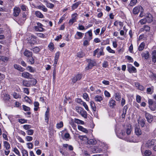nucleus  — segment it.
Masks as SVG:
<instances>
[{"label": "nucleus", "mask_w": 156, "mask_h": 156, "mask_svg": "<svg viewBox=\"0 0 156 156\" xmlns=\"http://www.w3.org/2000/svg\"><path fill=\"white\" fill-rule=\"evenodd\" d=\"M93 39L92 30H89L85 34L83 40V45L87 47L90 45V41Z\"/></svg>", "instance_id": "1"}, {"label": "nucleus", "mask_w": 156, "mask_h": 156, "mask_svg": "<svg viewBox=\"0 0 156 156\" xmlns=\"http://www.w3.org/2000/svg\"><path fill=\"white\" fill-rule=\"evenodd\" d=\"M83 77V74L81 73H78L75 75L72 79V82L74 84L77 81L80 80Z\"/></svg>", "instance_id": "2"}, {"label": "nucleus", "mask_w": 156, "mask_h": 156, "mask_svg": "<svg viewBox=\"0 0 156 156\" xmlns=\"http://www.w3.org/2000/svg\"><path fill=\"white\" fill-rule=\"evenodd\" d=\"M87 62L88 64L85 68L86 70L92 69V67L96 64V62L94 60H91V59H88Z\"/></svg>", "instance_id": "3"}, {"label": "nucleus", "mask_w": 156, "mask_h": 156, "mask_svg": "<svg viewBox=\"0 0 156 156\" xmlns=\"http://www.w3.org/2000/svg\"><path fill=\"white\" fill-rule=\"evenodd\" d=\"M149 107L150 109L152 111L155 110L156 109V101L154 102L153 100L149 99L148 100Z\"/></svg>", "instance_id": "4"}, {"label": "nucleus", "mask_w": 156, "mask_h": 156, "mask_svg": "<svg viewBox=\"0 0 156 156\" xmlns=\"http://www.w3.org/2000/svg\"><path fill=\"white\" fill-rule=\"evenodd\" d=\"M150 30L151 28L150 26L147 25L145 24L140 29L138 33H140L142 32H145L146 33H148L150 32Z\"/></svg>", "instance_id": "5"}, {"label": "nucleus", "mask_w": 156, "mask_h": 156, "mask_svg": "<svg viewBox=\"0 0 156 156\" xmlns=\"http://www.w3.org/2000/svg\"><path fill=\"white\" fill-rule=\"evenodd\" d=\"M141 10H144L143 7L140 5L135 7L133 9V13L135 15H138Z\"/></svg>", "instance_id": "6"}, {"label": "nucleus", "mask_w": 156, "mask_h": 156, "mask_svg": "<svg viewBox=\"0 0 156 156\" xmlns=\"http://www.w3.org/2000/svg\"><path fill=\"white\" fill-rule=\"evenodd\" d=\"M145 18L147 23H151L153 21V16L152 15L149 13H147L145 14Z\"/></svg>", "instance_id": "7"}, {"label": "nucleus", "mask_w": 156, "mask_h": 156, "mask_svg": "<svg viewBox=\"0 0 156 156\" xmlns=\"http://www.w3.org/2000/svg\"><path fill=\"white\" fill-rule=\"evenodd\" d=\"M76 0H75L74 1V2L75 3L73 4L71 6L72 11H74L77 9L81 4V1H79L78 2H76Z\"/></svg>", "instance_id": "8"}, {"label": "nucleus", "mask_w": 156, "mask_h": 156, "mask_svg": "<svg viewBox=\"0 0 156 156\" xmlns=\"http://www.w3.org/2000/svg\"><path fill=\"white\" fill-rule=\"evenodd\" d=\"M127 70L130 73H136L137 72L136 69L131 64H128L127 66Z\"/></svg>", "instance_id": "9"}, {"label": "nucleus", "mask_w": 156, "mask_h": 156, "mask_svg": "<svg viewBox=\"0 0 156 156\" xmlns=\"http://www.w3.org/2000/svg\"><path fill=\"white\" fill-rule=\"evenodd\" d=\"M145 114V117L147 122L150 123L153 120V116L152 115L147 112L146 111L144 112Z\"/></svg>", "instance_id": "10"}, {"label": "nucleus", "mask_w": 156, "mask_h": 156, "mask_svg": "<svg viewBox=\"0 0 156 156\" xmlns=\"http://www.w3.org/2000/svg\"><path fill=\"white\" fill-rule=\"evenodd\" d=\"M156 144V139H152L151 140H148L146 143V146L148 148L151 147Z\"/></svg>", "instance_id": "11"}, {"label": "nucleus", "mask_w": 156, "mask_h": 156, "mask_svg": "<svg viewBox=\"0 0 156 156\" xmlns=\"http://www.w3.org/2000/svg\"><path fill=\"white\" fill-rule=\"evenodd\" d=\"M22 77L28 79H31L33 77V75L28 72H24L22 73Z\"/></svg>", "instance_id": "12"}, {"label": "nucleus", "mask_w": 156, "mask_h": 156, "mask_svg": "<svg viewBox=\"0 0 156 156\" xmlns=\"http://www.w3.org/2000/svg\"><path fill=\"white\" fill-rule=\"evenodd\" d=\"M84 33L77 31L74 35V38L76 40H80L82 38Z\"/></svg>", "instance_id": "13"}, {"label": "nucleus", "mask_w": 156, "mask_h": 156, "mask_svg": "<svg viewBox=\"0 0 156 156\" xmlns=\"http://www.w3.org/2000/svg\"><path fill=\"white\" fill-rule=\"evenodd\" d=\"M21 10L19 7H15L13 9V15L15 17L19 16Z\"/></svg>", "instance_id": "14"}, {"label": "nucleus", "mask_w": 156, "mask_h": 156, "mask_svg": "<svg viewBox=\"0 0 156 156\" xmlns=\"http://www.w3.org/2000/svg\"><path fill=\"white\" fill-rule=\"evenodd\" d=\"M135 133L137 136H139L141 135L142 131L139 126H137L135 127Z\"/></svg>", "instance_id": "15"}, {"label": "nucleus", "mask_w": 156, "mask_h": 156, "mask_svg": "<svg viewBox=\"0 0 156 156\" xmlns=\"http://www.w3.org/2000/svg\"><path fill=\"white\" fill-rule=\"evenodd\" d=\"M49 111V108H48L45 114V120L47 123L48 122L49 119L50 117Z\"/></svg>", "instance_id": "16"}, {"label": "nucleus", "mask_w": 156, "mask_h": 156, "mask_svg": "<svg viewBox=\"0 0 156 156\" xmlns=\"http://www.w3.org/2000/svg\"><path fill=\"white\" fill-rule=\"evenodd\" d=\"M136 87L138 89L141 91H143L145 90V88L142 85H140V83L138 82H136L135 83Z\"/></svg>", "instance_id": "17"}, {"label": "nucleus", "mask_w": 156, "mask_h": 156, "mask_svg": "<svg viewBox=\"0 0 156 156\" xmlns=\"http://www.w3.org/2000/svg\"><path fill=\"white\" fill-rule=\"evenodd\" d=\"M14 67L15 69L21 72H23L25 70V69L17 64H15L14 65Z\"/></svg>", "instance_id": "18"}, {"label": "nucleus", "mask_w": 156, "mask_h": 156, "mask_svg": "<svg viewBox=\"0 0 156 156\" xmlns=\"http://www.w3.org/2000/svg\"><path fill=\"white\" fill-rule=\"evenodd\" d=\"M151 60L153 62H156V50H154L152 53Z\"/></svg>", "instance_id": "19"}, {"label": "nucleus", "mask_w": 156, "mask_h": 156, "mask_svg": "<svg viewBox=\"0 0 156 156\" xmlns=\"http://www.w3.org/2000/svg\"><path fill=\"white\" fill-rule=\"evenodd\" d=\"M108 105L110 107H112V108L116 105V102L115 101L113 100L112 98L110 99Z\"/></svg>", "instance_id": "20"}, {"label": "nucleus", "mask_w": 156, "mask_h": 156, "mask_svg": "<svg viewBox=\"0 0 156 156\" xmlns=\"http://www.w3.org/2000/svg\"><path fill=\"white\" fill-rule=\"evenodd\" d=\"M44 2L45 3V5L47 7L50 8L52 9L54 7V5L53 4L49 2H48L47 0H44Z\"/></svg>", "instance_id": "21"}, {"label": "nucleus", "mask_w": 156, "mask_h": 156, "mask_svg": "<svg viewBox=\"0 0 156 156\" xmlns=\"http://www.w3.org/2000/svg\"><path fill=\"white\" fill-rule=\"evenodd\" d=\"M27 70L31 73H34L36 72V69L30 66H28L26 68Z\"/></svg>", "instance_id": "22"}, {"label": "nucleus", "mask_w": 156, "mask_h": 156, "mask_svg": "<svg viewBox=\"0 0 156 156\" xmlns=\"http://www.w3.org/2000/svg\"><path fill=\"white\" fill-rule=\"evenodd\" d=\"M78 129L80 131H81L85 133H88V131L87 129H86L82 126L80 125L78 126Z\"/></svg>", "instance_id": "23"}, {"label": "nucleus", "mask_w": 156, "mask_h": 156, "mask_svg": "<svg viewBox=\"0 0 156 156\" xmlns=\"http://www.w3.org/2000/svg\"><path fill=\"white\" fill-rule=\"evenodd\" d=\"M37 37L34 35H31L30 36V43L31 44H34L36 42Z\"/></svg>", "instance_id": "24"}, {"label": "nucleus", "mask_w": 156, "mask_h": 156, "mask_svg": "<svg viewBox=\"0 0 156 156\" xmlns=\"http://www.w3.org/2000/svg\"><path fill=\"white\" fill-rule=\"evenodd\" d=\"M103 96H101L98 95H96L94 98L95 101L97 102H101L103 100Z\"/></svg>", "instance_id": "25"}, {"label": "nucleus", "mask_w": 156, "mask_h": 156, "mask_svg": "<svg viewBox=\"0 0 156 156\" xmlns=\"http://www.w3.org/2000/svg\"><path fill=\"white\" fill-rule=\"evenodd\" d=\"M90 106L93 112H95L96 111V107L95 106V104L94 101H91L90 102Z\"/></svg>", "instance_id": "26"}, {"label": "nucleus", "mask_w": 156, "mask_h": 156, "mask_svg": "<svg viewBox=\"0 0 156 156\" xmlns=\"http://www.w3.org/2000/svg\"><path fill=\"white\" fill-rule=\"evenodd\" d=\"M85 55V53L83 51H80L77 54V56L80 58H82Z\"/></svg>", "instance_id": "27"}, {"label": "nucleus", "mask_w": 156, "mask_h": 156, "mask_svg": "<svg viewBox=\"0 0 156 156\" xmlns=\"http://www.w3.org/2000/svg\"><path fill=\"white\" fill-rule=\"evenodd\" d=\"M23 86L26 87H31V84L30 83L29 81L27 80H23Z\"/></svg>", "instance_id": "28"}, {"label": "nucleus", "mask_w": 156, "mask_h": 156, "mask_svg": "<svg viewBox=\"0 0 156 156\" xmlns=\"http://www.w3.org/2000/svg\"><path fill=\"white\" fill-rule=\"evenodd\" d=\"M67 14L66 13H65L63 14L61 18L59 19V21L58 22V24H60L62 23L63 20H65L66 19V16Z\"/></svg>", "instance_id": "29"}, {"label": "nucleus", "mask_w": 156, "mask_h": 156, "mask_svg": "<svg viewBox=\"0 0 156 156\" xmlns=\"http://www.w3.org/2000/svg\"><path fill=\"white\" fill-rule=\"evenodd\" d=\"M24 54L25 56L28 57H31L32 55V52L27 50H25L24 52Z\"/></svg>", "instance_id": "30"}, {"label": "nucleus", "mask_w": 156, "mask_h": 156, "mask_svg": "<svg viewBox=\"0 0 156 156\" xmlns=\"http://www.w3.org/2000/svg\"><path fill=\"white\" fill-rule=\"evenodd\" d=\"M34 110L35 111H37L39 108V103L38 101H35L34 103Z\"/></svg>", "instance_id": "31"}, {"label": "nucleus", "mask_w": 156, "mask_h": 156, "mask_svg": "<svg viewBox=\"0 0 156 156\" xmlns=\"http://www.w3.org/2000/svg\"><path fill=\"white\" fill-rule=\"evenodd\" d=\"M154 92V87L151 86V87H148L147 89V93L148 94H151Z\"/></svg>", "instance_id": "32"}, {"label": "nucleus", "mask_w": 156, "mask_h": 156, "mask_svg": "<svg viewBox=\"0 0 156 156\" xmlns=\"http://www.w3.org/2000/svg\"><path fill=\"white\" fill-rule=\"evenodd\" d=\"M37 7L38 9L42 10L44 12H46L48 11V9L45 7V6L42 4V5L38 6Z\"/></svg>", "instance_id": "33"}, {"label": "nucleus", "mask_w": 156, "mask_h": 156, "mask_svg": "<svg viewBox=\"0 0 156 156\" xmlns=\"http://www.w3.org/2000/svg\"><path fill=\"white\" fill-rule=\"evenodd\" d=\"M36 16L40 18H44L43 15L39 11H36L35 12Z\"/></svg>", "instance_id": "34"}, {"label": "nucleus", "mask_w": 156, "mask_h": 156, "mask_svg": "<svg viewBox=\"0 0 156 156\" xmlns=\"http://www.w3.org/2000/svg\"><path fill=\"white\" fill-rule=\"evenodd\" d=\"M41 49V48L40 47H35L33 48L31 50L33 51L34 53H37L40 51Z\"/></svg>", "instance_id": "35"}, {"label": "nucleus", "mask_w": 156, "mask_h": 156, "mask_svg": "<svg viewBox=\"0 0 156 156\" xmlns=\"http://www.w3.org/2000/svg\"><path fill=\"white\" fill-rule=\"evenodd\" d=\"M81 112L80 113V114L84 118L87 119V112L83 109Z\"/></svg>", "instance_id": "36"}, {"label": "nucleus", "mask_w": 156, "mask_h": 156, "mask_svg": "<svg viewBox=\"0 0 156 156\" xmlns=\"http://www.w3.org/2000/svg\"><path fill=\"white\" fill-rule=\"evenodd\" d=\"M87 144L89 145L95 144L97 143L95 139H90L87 141Z\"/></svg>", "instance_id": "37"}, {"label": "nucleus", "mask_w": 156, "mask_h": 156, "mask_svg": "<svg viewBox=\"0 0 156 156\" xmlns=\"http://www.w3.org/2000/svg\"><path fill=\"white\" fill-rule=\"evenodd\" d=\"M31 79V80H29L30 84H31V86H35L37 83V80L33 78Z\"/></svg>", "instance_id": "38"}, {"label": "nucleus", "mask_w": 156, "mask_h": 156, "mask_svg": "<svg viewBox=\"0 0 156 156\" xmlns=\"http://www.w3.org/2000/svg\"><path fill=\"white\" fill-rule=\"evenodd\" d=\"M21 152L23 156H28V151L23 148L21 149Z\"/></svg>", "instance_id": "39"}, {"label": "nucleus", "mask_w": 156, "mask_h": 156, "mask_svg": "<svg viewBox=\"0 0 156 156\" xmlns=\"http://www.w3.org/2000/svg\"><path fill=\"white\" fill-rule=\"evenodd\" d=\"M115 99L117 101H120L121 99V95L119 93L117 92L115 96Z\"/></svg>", "instance_id": "40"}, {"label": "nucleus", "mask_w": 156, "mask_h": 156, "mask_svg": "<svg viewBox=\"0 0 156 156\" xmlns=\"http://www.w3.org/2000/svg\"><path fill=\"white\" fill-rule=\"evenodd\" d=\"M145 47V43L144 42H142L140 44L138 48V50L139 51H141L143 50Z\"/></svg>", "instance_id": "41"}, {"label": "nucleus", "mask_w": 156, "mask_h": 156, "mask_svg": "<svg viewBox=\"0 0 156 156\" xmlns=\"http://www.w3.org/2000/svg\"><path fill=\"white\" fill-rule=\"evenodd\" d=\"M78 16V14L76 13H75L72 14L71 15V19L73 20H75V21L76 22L77 20V16Z\"/></svg>", "instance_id": "42"}, {"label": "nucleus", "mask_w": 156, "mask_h": 156, "mask_svg": "<svg viewBox=\"0 0 156 156\" xmlns=\"http://www.w3.org/2000/svg\"><path fill=\"white\" fill-rule=\"evenodd\" d=\"M74 122L75 123L83 125L84 124V122L79 119L75 118L74 119Z\"/></svg>", "instance_id": "43"}, {"label": "nucleus", "mask_w": 156, "mask_h": 156, "mask_svg": "<svg viewBox=\"0 0 156 156\" xmlns=\"http://www.w3.org/2000/svg\"><path fill=\"white\" fill-rule=\"evenodd\" d=\"M151 151L147 150H146L144 153V156H150L151 154Z\"/></svg>", "instance_id": "44"}, {"label": "nucleus", "mask_w": 156, "mask_h": 156, "mask_svg": "<svg viewBox=\"0 0 156 156\" xmlns=\"http://www.w3.org/2000/svg\"><path fill=\"white\" fill-rule=\"evenodd\" d=\"M145 121V119H142L139 122V123L141 127L143 128L144 126Z\"/></svg>", "instance_id": "45"}, {"label": "nucleus", "mask_w": 156, "mask_h": 156, "mask_svg": "<svg viewBox=\"0 0 156 156\" xmlns=\"http://www.w3.org/2000/svg\"><path fill=\"white\" fill-rule=\"evenodd\" d=\"M34 29L37 31H43L44 30V29L43 27L37 26H34Z\"/></svg>", "instance_id": "46"}, {"label": "nucleus", "mask_w": 156, "mask_h": 156, "mask_svg": "<svg viewBox=\"0 0 156 156\" xmlns=\"http://www.w3.org/2000/svg\"><path fill=\"white\" fill-rule=\"evenodd\" d=\"M5 147L7 150L9 149L10 148V145L9 142L6 141L4 142Z\"/></svg>", "instance_id": "47"}, {"label": "nucleus", "mask_w": 156, "mask_h": 156, "mask_svg": "<svg viewBox=\"0 0 156 156\" xmlns=\"http://www.w3.org/2000/svg\"><path fill=\"white\" fill-rule=\"evenodd\" d=\"M49 50L51 51H53L54 49V44L52 42H50L48 45Z\"/></svg>", "instance_id": "48"}, {"label": "nucleus", "mask_w": 156, "mask_h": 156, "mask_svg": "<svg viewBox=\"0 0 156 156\" xmlns=\"http://www.w3.org/2000/svg\"><path fill=\"white\" fill-rule=\"evenodd\" d=\"M139 23H140L141 25H143L144 24L145 25L147 23V22L146 21L145 18H144L140 20L139 22Z\"/></svg>", "instance_id": "49"}, {"label": "nucleus", "mask_w": 156, "mask_h": 156, "mask_svg": "<svg viewBox=\"0 0 156 156\" xmlns=\"http://www.w3.org/2000/svg\"><path fill=\"white\" fill-rule=\"evenodd\" d=\"M63 126V122L62 121H61L59 123H58L57 124L56 127L57 129H60Z\"/></svg>", "instance_id": "50"}, {"label": "nucleus", "mask_w": 156, "mask_h": 156, "mask_svg": "<svg viewBox=\"0 0 156 156\" xmlns=\"http://www.w3.org/2000/svg\"><path fill=\"white\" fill-rule=\"evenodd\" d=\"M137 2V0H131L129 5L131 6H133L135 5Z\"/></svg>", "instance_id": "51"}, {"label": "nucleus", "mask_w": 156, "mask_h": 156, "mask_svg": "<svg viewBox=\"0 0 156 156\" xmlns=\"http://www.w3.org/2000/svg\"><path fill=\"white\" fill-rule=\"evenodd\" d=\"M105 55V53L103 51V49L101 50L99 53H98L97 57L98 58H99L101 56L104 55Z\"/></svg>", "instance_id": "52"}, {"label": "nucleus", "mask_w": 156, "mask_h": 156, "mask_svg": "<svg viewBox=\"0 0 156 156\" xmlns=\"http://www.w3.org/2000/svg\"><path fill=\"white\" fill-rule=\"evenodd\" d=\"M76 112H78L79 114L80 113H81V112L82 111V110L83 109V108L79 107V106H77L76 108Z\"/></svg>", "instance_id": "53"}, {"label": "nucleus", "mask_w": 156, "mask_h": 156, "mask_svg": "<svg viewBox=\"0 0 156 156\" xmlns=\"http://www.w3.org/2000/svg\"><path fill=\"white\" fill-rule=\"evenodd\" d=\"M22 107L23 110L25 111H29L30 110V107L27 106L25 105H23Z\"/></svg>", "instance_id": "54"}, {"label": "nucleus", "mask_w": 156, "mask_h": 156, "mask_svg": "<svg viewBox=\"0 0 156 156\" xmlns=\"http://www.w3.org/2000/svg\"><path fill=\"white\" fill-rule=\"evenodd\" d=\"M13 151L15 153L19 156H20L21 154L20 153L17 148L15 147L13 148Z\"/></svg>", "instance_id": "55"}, {"label": "nucleus", "mask_w": 156, "mask_h": 156, "mask_svg": "<svg viewBox=\"0 0 156 156\" xmlns=\"http://www.w3.org/2000/svg\"><path fill=\"white\" fill-rule=\"evenodd\" d=\"M83 97L84 99H85L87 101H89V100L90 99L87 93H84L83 94Z\"/></svg>", "instance_id": "56"}, {"label": "nucleus", "mask_w": 156, "mask_h": 156, "mask_svg": "<svg viewBox=\"0 0 156 156\" xmlns=\"http://www.w3.org/2000/svg\"><path fill=\"white\" fill-rule=\"evenodd\" d=\"M34 131L33 129H30L27 130L26 133L27 135H32L33 134Z\"/></svg>", "instance_id": "57"}, {"label": "nucleus", "mask_w": 156, "mask_h": 156, "mask_svg": "<svg viewBox=\"0 0 156 156\" xmlns=\"http://www.w3.org/2000/svg\"><path fill=\"white\" fill-rule=\"evenodd\" d=\"M106 50L108 51V52L112 53H115V51L112 50L110 47L109 46H107L106 48Z\"/></svg>", "instance_id": "58"}, {"label": "nucleus", "mask_w": 156, "mask_h": 156, "mask_svg": "<svg viewBox=\"0 0 156 156\" xmlns=\"http://www.w3.org/2000/svg\"><path fill=\"white\" fill-rule=\"evenodd\" d=\"M24 99L28 103L30 104L32 102L31 100L27 96H26L24 98Z\"/></svg>", "instance_id": "59"}, {"label": "nucleus", "mask_w": 156, "mask_h": 156, "mask_svg": "<svg viewBox=\"0 0 156 156\" xmlns=\"http://www.w3.org/2000/svg\"><path fill=\"white\" fill-rule=\"evenodd\" d=\"M13 98L15 99H17L20 98L21 97L19 94H17L16 92H14L13 94Z\"/></svg>", "instance_id": "60"}, {"label": "nucleus", "mask_w": 156, "mask_h": 156, "mask_svg": "<svg viewBox=\"0 0 156 156\" xmlns=\"http://www.w3.org/2000/svg\"><path fill=\"white\" fill-rule=\"evenodd\" d=\"M1 59L2 61L4 62H6L8 61L9 58L7 57L2 56L1 57Z\"/></svg>", "instance_id": "61"}, {"label": "nucleus", "mask_w": 156, "mask_h": 156, "mask_svg": "<svg viewBox=\"0 0 156 156\" xmlns=\"http://www.w3.org/2000/svg\"><path fill=\"white\" fill-rule=\"evenodd\" d=\"M64 137L66 139V140H68L69 139H68L69 138L70 139L71 138L70 135L68 133H66L65 134Z\"/></svg>", "instance_id": "62"}, {"label": "nucleus", "mask_w": 156, "mask_h": 156, "mask_svg": "<svg viewBox=\"0 0 156 156\" xmlns=\"http://www.w3.org/2000/svg\"><path fill=\"white\" fill-rule=\"evenodd\" d=\"M126 58L129 61V62H133V59L130 56L127 55Z\"/></svg>", "instance_id": "63"}, {"label": "nucleus", "mask_w": 156, "mask_h": 156, "mask_svg": "<svg viewBox=\"0 0 156 156\" xmlns=\"http://www.w3.org/2000/svg\"><path fill=\"white\" fill-rule=\"evenodd\" d=\"M18 122L21 124H23L27 123V120L24 119H18Z\"/></svg>", "instance_id": "64"}]
</instances>
